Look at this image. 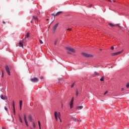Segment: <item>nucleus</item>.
<instances>
[{"label":"nucleus","mask_w":129,"mask_h":129,"mask_svg":"<svg viewBox=\"0 0 129 129\" xmlns=\"http://www.w3.org/2000/svg\"><path fill=\"white\" fill-rule=\"evenodd\" d=\"M29 37H30V33H27L25 39H28V38H29Z\"/></svg>","instance_id":"14"},{"label":"nucleus","mask_w":129,"mask_h":129,"mask_svg":"<svg viewBox=\"0 0 129 129\" xmlns=\"http://www.w3.org/2000/svg\"><path fill=\"white\" fill-rule=\"evenodd\" d=\"M46 21H49V19H46Z\"/></svg>","instance_id":"43"},{"label":"nucleus","mask_w":129,"mask_h":129,"mask_svg":"<svg viewBox=\"0 0 129 129\" xmlns=\"http://www.w3.org/2000/svg\"><path fill=\"white\" fill-rule=\"evenodd\" d=\"M78 109H82L83 108V106H78L77 107Z\"/></svg>","instance_id":"15"},{"label":"nucleus","mask_w":129,"mask_h":129,"mask_svg":"<svg viewBox=\"0 0 129 129\" xmlns=\"http://www.w3.org/2000/svg\"><path fill=\"white\" fill-rule=\"evenodd\" d=\"M109 26H110V27H115V26H118V24H112V23H109Z\"/></svg>","instance_id":"12"},{"label":"nucleus","mask_w":129,"mask_h":129,"mask_svg":"<svg viewBox=\"0 0 129 129\" xmlns=\"http://www.w3.org/2000/svg\"><path fill=\"white\" fill-rule=\"evenodd\" d=\"M1 99H3V100H6V99H7L8 98L6 96L4 97V95H1Z\"/></svg>","instance_id":"11"},{"label":"nucleus","mask_w":129,"mask_h":129,"mask_svg":"<svg viewBox=\"0 0 129 129\" xmlns=\"http://www.w3.org/2000/svg\"><path fill=\"white\" fill-rule=\"evenodd\" d=\"M61 107H63V105H61Z\"/></svg>","instance_id":"45"},{"label":"nucleus","mask_w":129,"mask_h":129,"mask_svg":"<svg viewBox=\"0 0 129 129\" xmlns=\"http://www.w3.org/2000/svg\"><path fill=\"white\" fill-rule=\"evenodd\" d=\"M74 84H75L74 83L72 84V85H71V88H73V87H74Z\"/></svg>","instance_id":"31"},{"label":"nucleus","mask_w":129,"mask_h":129,"mask_svg":"<svg viewBox=\"0 0 129 129\" xmlns=\"http://www.w3.org/2000/svg\"><path fill=\"white\" fill-rule=\"evenodd\" d=\"M78 93H79L78 90H77L76 91V96H78Z\"/></svg>","instance_id":"25"},{"label":"nucleus","mask_w":129,"mask_h":129,"mask_svg":"<svg viewBox=\"0 0 129 129\" xmlns=\"http://www.w3.org/2000/svg\"><path fill=\"white\" fill-rule=\"evenodd\" d=\"M39 41L40 44H43V41H42V40L39 39Z\"/></svg>","instance_id":"28"},{"label":"nucleus","mask_w":129,"mask_h":129,"mask_svg":"<svg viewBox=\"0 0 129 129\" xmlns=\"http://www.w3.org/2000/svg\"><path fill=\"white\" fill-rule=\"evenodd\" d=\"M19 47H22V48H24V44L22 43V41L19 42Z\"/></svg>","instance_id":"13"},{"label":"nucleus","mask_w":129,"mask_h":129,"mask_svg":"<svg viewBox=\"0 0 129 129\" xmlns=\"http://www.w3.org/2000/svg\"><path fill=\"white\" fill-rule=\"evenodd\" d=\"M2 128L3 129H6V128L5 127H3Z\"/></svg>","instance_id":"42"},{"label":"nucleus","mask_w":129,"mask_h":129,"mask_svg":"<svg viewBox=\"0 0 129 129\" xmlns=\"http://www.w3.org/2000/svg\"><path fill=\"white\" fill-rule=\"evenodd\" d=\"M32 116L29 115L28 116V120H29V121H30V122H32Z\"/></svg>","instance_id":"16"},{"label":"nucleus","mask_w":129,"mask_h":129,"mask_svg":"<svg viewBox=\"0 0 129 129\" xmlns=\"http://www.w3.org/2000/svg\"><path fill=\"white\" fill-rule=\"evenodd\" d=\"M20 110H22V106H20Z\"/></svg>","instance_id":"40"},{"label":"nucleus","mask_w":129,"mask_h":129,"mask_svg":"<svg viewBox=\"0 0 129 129\" xmlns=\"http://www.w3.org/2000/svg\"><path fill=\"white\" fill-rule=\"evenodd\" d=\"M23 104V101L22 100L20 101V106H22Z\"/></svg>","instance_id":"23"},{"label":"nucleus","mask_w":129,"mask_h":129,"mask_svg":"<svg viewBox=\"0 0 129 129\" xmlns=\"http://www.w3.org/2000/svg\"><path fill=\"white\" fill-rule=\"evenodd\" d=\"M121 91H123V90H124V89L123 88H122L121 89Z\"/></svg>","instance_id":"38"},{"label":"nucleus","mask_w":129,"mask_h":129,"mask_svg":"<svg viewBox=\"0 0 129 129\" xmlns=\"http://www.w3.org/2000/svg\"><path fill=\"white\" fill-rule=\"evenodd\" d=\"M32 126H33V128L35 129V127H36V124H35V122H33L32 123Z\"/></svg>","instance_id":"21"},{"label":"nucleus","mask_w":129,"mask_h":129,"mask_svg":"<svg viewBox=\"0 0 129 129\" xmlns=\"http://www.w3.org/2000/svg\"><path fill=\"white\" fill-rule=\"evenodd\" d=\"M5 69H6V72L8 73V75H11V72L10 71V68H9V66H6L5 67Z\"/></svg>","instance_id":"5"},{"label":"nucleus","mask_w":129,"mask_h":129,"mask_svg":"<svg viewBox=\"0 0 129 129\" xmlns=\"http://www.w3.org/2000/svg\"><path fill=\"white\" fill-rule=\"evenodd\" d=\"M60 116H61V114L60 113V112H59L58 113H57L56 111L54 112V117L56 121H58V118L59 119L60 122H62V120H61V118H60Z\"/></svg>","instance_id":"1"},{"label":"nucleus","mask_w":129,"mask_h":129,"mask_svg":"<svg viewBox=\"0 0 129 129\" xmlns=\"http://www.w3.org/2000/svg\"><path fill=\"white\" fill-rule=\"evenodd\" d=\"M30 81H31V82H38L39 79L37 78H33L30 79Z\"/></svg>","instance_id":"6"},{"label":"nucleus","mask_w":129,"mask_h":129,"mask_svg":"<svg viewBox=\"0 0 129 129\" xmlns=\"http://www.w3.org/2000/svg\"><path fill=\"white\" fill-rule=\"evenodd\" d=\"M24 119L25 122V124L27 126H29V124H28V121L27 120V115H24Z\"/></svg>","instance_id":"8"},{"label":"nucleus","mask_w":129,"mask_h":129,"mask_svg":"<svg viewBox=\"0 0 129 129\" xmlns=\"http://www.w3.org/2000/svg\"><path fill=\"white\" fill-rule=\"evenodd\" d=\"M62 13H63V12L62 11H59L55 15H54V17H57V16H60V15H61V14H62Z\"/></svg>","instance_id":"10"},{"label":"nucleus","mask_w":129,"mask_h":129,"mask_svg":"<svg viewBox=\"0 0 129 129\" xmlns=\"http://www.w3.org/2000/svg\"><path fill=\"white\" fill-rule=\"evenodd\" d=\"M100 81H104V79L103 78V77H102L101 78Z\"/></svg>","instance_id":"24"},{"label":"nucleus","mask_w":129,"mask_h":129,"mask_svg":"<svg viewBox=\"0 0 129 129\" xmlns=\"http://www.w3.org/2000/svg\"><path fill=\"white\" fill-rule=\"evenodd\" d=\"M2 77H4V72L2 71Z\"/></svg>","instance_id":"39"},{"label":"nucleus","mask_w":129,"mask_h":129,"mask_svg":"<svg viewBox=\"0 0 129 129\" xmlns=\"http://www.w3.org/2000/svg\"><path fill=\"white\" fill-rule=\"evenodd\" d=\"M4 108L6 111H8V107H7V106H5Z\"/></svg>","instance_id":"30"},{"label":"nucleus","mask_w":129,"mask_h":129,"mask_svg":"<svg viewBox=\"0 0 129 129\" xmlns=\"http://www.w3.org/2000/svg\"><path fill=\"white\" fill-rule=\"evenodd\" d=\"M108 93V92L107 91H106L104 93V95H105V94H107Z\"/></svg>","instance_id":"35"},{"label":"nucleus","mask_w":129,"mask_h":129,"mask_svg":"<svg viewBox=\"0 0 129 129\" xmlns=\"http://www.w3.org/2000/svg\"><path fill=\"white\" fill-rule=\"evenodd\" d=\"M92 7V4H90L89 6H88V8H91Z\"/></svg>","instance_id":"32"},{"label":"nucleus","mask_w":129,"mask_h":129,"mask_svg":"<svg viewBox=\"0 0 129 129\" xmlns=\"http://www.w3.org/2000/svg\"><path fill=\"white\" fill-rule=\"evenodd\" d=\"M109 2H110V3H112V2H113V3H115L114 0H109Z\"/></svg>","instance_id":"27"},{"label":"nucleus","mask_w":129,"mask_h":129,"mask_svg":"<svg viewBox=\"0 0 129 129\" xmlns=\"http://www.w3.org/2000/svg\"><path fill=\"white\" fill-rule=\"evenodd\" d=\"M51 15L52 16H53V17H54V20H55V16L56 15V14L55 15V14H52Z\"/></svg>","instance_id":"36"},{"label":"nucleus","mask_w":129,"mask_h":129,"mask_svg":"<svg viewBox=\"0 0 129 129\" xmlns=\"http://www.w3.org/2000/svg\"><path fill=\"white\" fill-rule=\"evenodd\" d=\"M38 123L39 128L41 129V122H40V121H38Z\"/></svg>","instance_id":"19"},{"label":"nucleus","mask_w":129,"mask_h":129,"mask_svg":"<svg viewBox=\"0 0 129 129\" xmlns=\"http://www.w3.org/2000/svg\"><path fill=\"white\" fill-rule=\"evenodd\" d=\"M94 74H95V75H99V74H98V73H97V72H95L94 73Z\"/></svg>","instance_id":"29"},{"label":"nucleus","mask_w":129,"mask_h":129,"mask_svg":"<svg viewBox=\"0 0 129 129\" xmlns=\"http://www.w3.org/2000/svg\"><path fill=\"white\" fill-rule=\"evenodd\" d=\"M19 118L20 122H23V120L22 119V117H21V116H19Z\"/></svg>","instance_id":"18"},{"label":"nucleus","mask_w":129,"mask_h":129,"mask_svg":"<svg viewBox=\"0 0 129 129\" xmlns=\"http://www.w3.org/2000/svg\"><path fill=\"white\" fill-rule=\"evenodd\" d=\"M68 54H72V53H76V50L71 47H67Z\"/></svg>","instance_id":"2"},{"label":"nucleus","mask_w":129,"mask_h":129,"mask_svg":"<svg viewBox=\"0 0 129 129\" xmlns=\"http://www.w3.org/2000/svg\"><path fill=\"white\" fill-rule=\"evenodd\" d=\"M59 26V23H57L55 25H54L52 27V32L54 33L56 32V30L58 26Z\"/></svg>","instance_id":"4"},{"label":"nucleus","mask_w":129,"mask_h":129,"mask_svg":"<svg viewBox=\"0 0 129 129\" xmlns=\"http://www.w3.org/2000/svg\"><path fill=\"white\" fill-rule=\"evenodd\" d=\"M33 19L35 20V21H38V17H37L33 16Z\"/></svg>","instance_id":"17"},{"label":"nucleus","mask_w":129,"mask_h":129,"mask_svg":"<svg viewBox=\"0 0 129 129\" xmlns=\"http://www.w3.org/2000/svg\"><path fill=\"white\" fill-rule=\"evenodd\" d=\"M113 49H114V47L113 46H112L111 47V50H113Z\"/></svg>","instance_id":"37"},{"label":"nucleus","mask_w":129,"mask_h":129,"mask_svg":"<svg viewBox=\"0 0 129 129\" xmlns=\"http://www.w3.org/2000/svg\"><path fill=\"white\" fill-rule=\"evenodd\" d=\"M15 106V101H13V107H14Z\"/></svg>","instance_id":"33"},{"label":"nucleus","mask_w":129,"mask_h":129,"mask_svg":"<svg viewBox=\"0 0 129 129\" xmlns=\"http://www.w3.org/2000/svg\"><path fill=\"white\" fill-rule=\"evenodd\" d=\"M121 53H122V50L117 52L112 53L111 55L112 56H117V55H119V54H121Z\"/></svg>","instance_id":"7"},{"label":"nucleus","mask_w":129,"mask_h":129,"mask_svg":"<svg viewBox=\"0 0 129 129\" xmlns=\"http://www.w3.org/2000/svg\"><path fill=\"white\" fill-rule=\"evenodd\" d=\"M3 24H6V22H5V21L3 22Z\"/></svg>","instance_id":"41"},{"label":"nucleus","mask_w":129,"mask_h":129,"mask_svg":"<svg viewBox=\"0 0 129 129\" xmlns=\"http://www.w3.org/2000/svg\"><path fill=\"white\" fill-rule=\"evenodd\" d=\"M100 51H101L102 49H100Z\"/></svg>","instance_id":"46"},{"label":"nucleus","mask_w":129,"mask_h":129,"mask_svg":"<svg viewBox=\"0 0 129 129\" xmlns=\"http://www.w3.org/2000/svg\"><path fill=\"white\" fill-rule=\"evenodd\" d=\"M57 43H58V39H56L54 41V45H57Z\"/></svg>","instance_id":"22"},{"label":"nucleus","mask_w":129,"mask_h":129,"mask_svg":"<svg viewBox=\"0 0 129 129\" xmlns=\"http://www.w3.org/2000/svg\"><path fill=\"white\" fill-rule=\"evenodd\" d=\"M42 78H43V77H41V79H42Z\"/></svg>","instance_id":"44"},{"label":"nucleus","mask_w":129,"mask_h":129,"mask_svg":"<svg viewBox=\"0 0 129 129\" xmlns=\"http://www.w3.org/2000/svg\"><path fill=\"white\" fill-rule=\"evenodd\" d=\"M73 101H74V98H73L71 100L70 103V108H72V107H73Z\"/></svg>","instance_id":"9"},{"label":"nucleus","mask_w":129,"mask_h":129,"mask_svg":"<svg viewBox=\"0 0 129 129\" xmlns=\"http://www.w3.org/2000/svg\"><path fill=\"white\" fill-rule=\"evenodd\" d=\"M67 31H72V29L69 28V29H67Z\"/></svg>","instance_id":"34"},{"label":"nucleus","mask_w":129,"mask_h":129,"mask_svg":"<svg viewBox=\"0 0 129 129\" xmlns=\"http://www.w3.org/2000/svg\"><path fill=\"white\" fill-rule=\"evenodd\" d=\"M81 55L86 58H92L93 57V55L86 52H82Z\"/></svg>","instance_id":"3"},{"label":"nucleus","mask_w":129,"mask_h":129,"mask_svg":"<svg viewBox=\"0 0 129 129\" xmlns=\"http://www.w3.org/2000/svg\"><path fill=\"white\" fill-rule=\"evenodd\" d=\"M126 88H128V87H129V83H127L126 84Z\"/></svg>","instance_id":"26"},{"label":"nucleus","mask_w":129,"mask_h":129,"mask_svg":"<svg viewBox=\"0 0 129 129\" xmlns=\"http://www.w3.org/2000/svg\"><path fill=\"white\" fill-rule=\"evenodd\" d=\"M13 113L16 114V109L15 108V106L13 107Z\"/></svg>","instance_id":"20"}]
</instances>
